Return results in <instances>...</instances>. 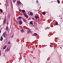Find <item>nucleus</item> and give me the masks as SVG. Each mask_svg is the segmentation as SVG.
<instances>
[{"mask_svg":"<svg viewBox=\"0 0 63 63\" xmlns=\"http://www.w3.org/2000/svg\"><path fill=\"white\" fill-rule=\"evenodd\" d=\"M6 21H7V19L5 18L3 20V24H5L6 23Z\"/></svg>","mask_w":63,"mask_h":63,"instance_id":"1","label":"nucleus"},{"mask_svg":"<svg viewBox=\"0 0 63 63\" xmlns=\"http://www.w3.org/2000/svg\"><path fill=\"white\" fill-rule=\"evenodd\" d=\"M35 18H36V19H38H38H39V17H38V16H35Z\"/></svg>","mask_w":63,"mask_h":63,"instance_id":"2","label":"nucleus"},{"mask_svg":"<svg viewBox=\"0 0 63 63\" xmlns=\"http://www.w3.org/2000/svg\"><path fill=\"white\" fill-rule=\"evenodd\" d=\"M54 26L58 25V22H57L56 21L55 23H54Z\"/></svg>","mask_w":63,"mask_h":63,"instance_id":"3","label":"nucleus"},{"mask_svg":"<svg viewBox=\"0 0 63 63\" xmlns=\"http://www.w3.org/2000/svg\"><path fill=\"white\" fill-rule=\"evenodd\" d=\"M6 31H9V28L7 26L6 28Z\"/></svg>","mask_w":63,"mask_h":63,"instance_id":"4","label":"nucleus"},{"mask_svg":"<svg viewBox=\"0 0 63 63\" xmlns=\"http://www.w3.org/2000/svg\"><path fill=\"white\" fill-rule=\"evenodd\" d=\"M6 47H7V46L5 45L4 46L3 48V49H6Z\"/></svg>","mask_w":63,"mask_h":63,"instance_id":"5","label":"nucleus"},{"mask_svg":"<svg viewBox=\"0 0 63 63\" xmlns=\"http://www.w3.org/2000/svg\"><path fill=\"white\" fill-rule=\"evenodd\" d=\"M3 38L2 37V36H1L0 38V41H3Z\"/></svg>","mask_w":63,"mask_h":63,"instance_id":"6","label":"nucleus"},{"mask_svg":"<svg viewBox=\"0 0 63 63\" xmlns=\"http://www.w3.org/2000/svg\"><path fill=\"white\" fill-rule=\"evenodd\" d=\"M5 50L6 51H8L10 50V49L8 48H7L5 49Z\"/></svg>","mask_w":63,"mask_h":63,"instance_id":"7","label":"nucleus"},{"mask_svg":"<svg viewBox=\"0 0 63 63\" xmlns=\"http://www.w3.org/2000/svg\"><path fill=\"white\" fill-rule=\"evenodd\" d=\"M22 21H20L19 22V24H22Z\"/></svg>","mask_w":63,"mask_h":63,"instance_id":"8","label":"nucleus"},{"mask_svg":"<svg viewBox=\"0 0 63 63\" xmlns=\"http://www.w3.org/2000/svg\"><path fill=\"white\" fill-rule=\"evenodd\" d=\"M25 17H26V18H28V16L27 15H25Z\"/></svg>","mask_w":63,"mask_h":63,"instance_id":"9","label":"nucleus"},{"mask_svg":"<svg viewBox=\"0 0 63 63\" xmlns=\"http://www.w3.org/2000/svg\"><path fill=\"white\" fill-rule=\"evenodd\" d=\"M7 44H8V45H11V43L10 41H9L8 42Z\"/></svg>","mask_w":63,"mask_h":63,"instance_id":"10","label":"nucleus"},{"mask_svg":"<svg viewBox=\"0 0 63 63\" xmlns=\"http://www.w3.org/2000/svg\"><path fill=\"white\" fill-rule=\"evenodd\" d=\"M30 16H33V13H32V12H30Z\"/></svg>","mask_w":63,"mask_h":63,"instance_id":"11","label":"nucleus"},{"mask_svg":"<svg viewBox=\"0 0 63 63\" xmlns=\"http://www.w3.org/2000/svg\"><path fill=\"white\" fill-rule=\"evenodd\" d=\"M27 32V33H28V34H29V33L30 32V31L29 30H28Z\"/></svg>","mask_w":63,"mask_h":63,"instance_id":"12","label":"nucleus"},{"mask_svg":"<svg viewBox=\"0 0 63 63\" xmlns=\"http://www.w3.org/2000/svg\"><path fill=\"white\" fill-rule=\"evenodd\" d=\"M21 32H22V33H23V32H24V30L23 29H22V30H21Z\"/></svg>","mask_w":63,"mask_h":63,"instance_id":"13","label":"nucleus"},{"mask_svg":"<svg viewBox=\"0 0 63 63\" xmlns=\"http://www.w3.org/2000/svg\"><path fill=\"white\" fill-rule=\"evenodd\" d=\"M30 24H32L33 25V22H32V21H31L30 23Z\"/></svg>","mask_w":63,"mask_h":63,"instance_id":"14","label":"nucleus"},{"mask_svg":"<svg viewBox=\"0 0 63 63\" xmlns=\"http://www.w3.org/2000/svg\"><path fill=\"white\" fill-rule=\"evenodd\" d=\"M57 3H58V4H60V1H59V0H57Z\"/></svg>","mask_w":63,"mask_h":63,"instance_id":"15","label":"nucleus"},{"mask_svg":"<svg viewBox=\"0 0 63 63\" xmlns=\"http://www.w3.org/2000/svg\"><path fill=\"white\" fill-rule=\"evenodd\" d=\"M42 14L43 15H45V14H46V13H45V12H42Z\"/></svg>","mask_w":63,"mask_h":63,"instance_id":"16","label":"nucleus"},{"mask_svg":"<svg viewBox=\"0 0 63 63\" xmlns=\"http://www.w3.org/2000/svg\"><path fill=\"white\" fill-rule=\"evenodd\" d=\"M34 34V36H37L38 34H37L36 33H35Z\"/></svg>","mask_w":63,"mask_h":63,"instance_id":"17","label":"nucleus"},{"mask_svg":"<svg viewBox=\"0 0 63 63\" xmlns=\"http://www.w3.org/2000/svg\"><path fill=\"white\" fill-rule=\"evenodd\" d=\"M13 2L15 3L16 1V0H13Z\"/></svg>","mask_w":63,"mask_h":63,"instance_id":"18","label":"nucleus"},{"mask_svg":"<svg viewBox=\"0 0 63 63\" xmlns=\"http://www.w3.org/2000/svg\"><path fill=\"white\" fill-rule=\"evenodd\" d=\"M3 37H4V38H6V36H5V34H4V33H3Z\"/></svg>","mask_w":63,"mask_h":63,"instance_id":"19","label":"nucleus"},{"mask_svg":"<svg viewBox=\"0 0 63 63\" xmlns=\"http://www.w3.org/2000/svg\"><path fill=\"white\" fill-rule=\"evenodd\" d=\"M23 15H24V16L25 15H26L25 14H26V12H25H25H23Z\"/></svg>","mask_w":63,"mask_h":63,"instance_id":"20","label":"nucleus"},{"mask_svg":"<svg viewBox=\"0 0 63 63\" xmlns=\"http://www.w3.org/2000/svg\"><path fill=\"white\" fill-rule=\"evenodd\" d=\"M22 13H24L25 12V11L24 10H22Z\"/></svg>","mask_w":63,"mask_h":63,"instance_id":"21","label":"nucleus"},{"mask_svg":"<svg viewBox=\"0 0 63 63\" xmlns=\"http://www.w3.org/2000/svg\"><path fill=\"white\" fill-rule=\"evenodd\" d=\"M18 18H19V19H21V18H22V17H20V16H19L18 17Z\"/></svg>","mask_w":63,"mask_h":63,"instance_id":"22","label":"nucleus"},{"mask_svg":"<svg viewBox=\"0 0 63 63\" xmlns=\"http://www.w3.org/2000/svg\"><path fill=\"white\" fill-rule=\"evenodd\" d=\"M17 4H18V5H19V4H20V2L19 1H18L17 2Z\"/></svg>","mask_w":63,"mask_h":63,"instance_id":"23","label":"nucleus"},{"mask_svg":"<svg viewBox=\"0 0 63 63\" xmlns=\"http://www.w3.org/2000/svg\"><path fill=\"white\" fill-rule=\"evenodd\" d=\"M3 33L4 34H7V32H5L4 33Z\"/></svg>","mask_w":63,"mask_h":63,"instance_id":"24","label":"nucleus"},{"mask_svg":"<svg viewBox=\"0 0 63 63\" xmlns=\"http://www.w3.org/2000/svg\"><path fill=\"white\" fill-rule=\"evenodd\" d=\"M19 11L20 12H22V10L21 9H19Z\"/></svg>","mask_w":63,"mask_h":63,"instance_id":"25","label":"nucleus"},{"mask_svg":"<svg viewBox=\"0 0 63 63\" xmlns=\"http://www.w3.org/2000/svg\"><path fill=\"white\" fill-rule=\"evenodd\" d=\"M36 26V24H34V25H33V26H35V27Z\"/></svg>","mask_w":63,"mask_h":63,"instance_id":"26","label":"nucleus"},{"mask_svg":"<svg viewBox=\"0 0 63 63\" xmlns=\"http://www.w3.org/2000/svg\"><path fill=\"white\" fill-rule=\"evenodd\" d=\"M0 12H3V10H2V9H0Z\"/></svg>","mask_w":63,"mask_h":63,"instance_id":"27","label":"nucleus"},{"mask_svg":"<svg viewBox=\"0 0 63 63\" xmlns=\"http://www.w3.org/2000/svg\"><path fill=\"white\" fill-rule=\"evenodd\" d=\"M14 36V34H13V35H12V36H11V38H13Z\"/></svg>","mask_w":63,"mask_h":63,"instance_id":"28","label":"nucleus"},{"mask_svg":"<svg viewBox=\"0 0 63 63\" xmlns=\"http://www.w3.org/2000/svg\"><path fill=\"white\" fill-rule=\"evenodd\" d=\"M32 19H33V20H34L35 19V18L34 17H32Z\"/></svg>","mask_w":63,"mask_h":63,"instance_id":"29","label":"nucleus"},{"mask_svg":"<svg viewBox=\"0 0 63 63\" xmlns=\"http://www.w3.org/2000/svg\"><path fill=\"white\" fill-rule=\"evenodd\" d=\"M36 2L37 3H38L39 1H38V0H37L36 1Z\"/></svg>","mask_w":63,"mask_h":63,"instance_id":"30","label":"nucleus"},{"mask_svg":"<svg viewBox=\"0 0 63 63\" xmlns=\"http://www.w3.org/2000/svg\"><path fill=\"white\" fill-rule=\"evenodd\" d=\"M19 19V18H18V17L17 18V20H18Z\"/></svg>","mask_w":63,"mask_h":63,"instance_id":"31","label":"nucleus"},{"mask_svg":"<svg viewBox=\"0 0 63 63\" xmlns=\"http://www.w3.org/2000/svg\"><path fill=\"white\" fill-rule=\"evenodd\" d=\"M47 29H48V28H45V29L46 30Z\"/></svg>","mask_w":63,"mask_h":63,"instance_id":"32","label":"nucleus"},{"mask_svg":"<svg viewBox=\"0 0 63 63\" xmlns=\"http://www.w3.org/2000/svg\"><path fill=\"white\" fill-rule=\"evenodd\" d=\"M5 35L6 36H8V34H6Z\"/></svg>","mask_w":63,"mask_h":63,"instance_id":"33","label":"nucleus"},{"mask_svg":"<svg viewBox=\"0 0 63 63\" xmlns=\"http://www.w3.org/2000/svg\"><path fill=\"white\" fill-rule=\"evenodd\" d=\"M7 6H8V7H9V4H7Z\"/></svg>","mask_w":63,"mask_h":63,"instance_id":"34","label":"nucleus"},{"mask_svg":"<svg viewBox=\"0 0 63 63\" xmlns=\"http://www.w3.org/2000/svg\"><path fill=\"white\" fill-rule=\"evenodd\" d=\"M1 30H0V33H1Z\"/></svg>","mask_w":63,"mask_h":63,"instance_id":"35","label":"nucleus"},{"mask_svg":"<svg viewBox=\"0 0 63 63\" xmlns=\"http://www.w3.org/2000/svg\"><path fill=\"white\" fill-rule=\"evenodd\" d=\"M48 29H49V28H48Z\"/></svg>","mask_w":63,"mask_h":63,"instance_id":"36","label":"nucleus"},{"mask_svg":"<svg viewBox=\"0 0 63 63\" xmlns=\"http://www.w3.org/2000/svg\"><path fill=\"white\" fill-rule=\"evenodd\" d=\"M1 55V53L0 52V56Z\"/></svg>","mask_w":63,"mask_h":63,"instance_id":"37","label":"nucleus"}]
</instances>
